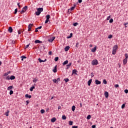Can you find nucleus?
I'll use <instances>...</instances> for the list:
<instances>
[{
    "mask_svg": "<svg viewBox=\"0 0 128 128\" xmlns=\"http://www.w3.org/2000/svg\"><path fill=\"white\" fill-rule=\"evenodd\" d=\"M118 45H114L113 47H112V54H114H114H116V51L118 50Z\"/></svg>",
    "mask_w": 128,
    "mask_h": 128,
    "instance_id": "f257e3e1",
    "label": "nucleus"
},
{
    "mask_svg": "<svg viewBox=\"0 0 128 128\" xmlns=\"http://www.w3.org/2000/svg\"><path fill=\"white\" fill-rule=\"evenodd\" d=\"M44 11V8H37V12H35V14L36 16H40L42 12Z\"/></svg>",
    "mask_w": 128,
    "mask_h": 128,
    "instance_id": "f03ea898",
    "label": "nucleus"
},
{
    "mask_svg": "<svg viewBox=\"0 0 128 128\" xmlns=\"http://www.w3.org/2000/svg\"><path fill=\"white\" fill-rule=\"evenodd\" d=\"M92 66H98V62L96 60H94L92 62Z\"/></svg>",
    "mask_w": 128,
    "mask_h": 128,
    "instance_id": "7ed1b4c3",
    "label": "nucleus"
},
{
    "mask_svg": "<svg viewBox=\"0 0 128 128\" xmlns=\"http://www.w3.org/2000/svg\"><path fill=\"white\" fill-rule=\"evenodd\" d=\"M55 38L56 37L54 36L51 37L49 39H48V42H52L54 40Z\"/></svg>",
    "mask_w": 128,
    "mask_h": 128,
    "instance_id": "20e7f679",
    "label": "nucleus"
},
{
    "mask_svg": "<svg viewBox=\"0 0 128 128\" xmlns=\"http://www.w3.org/2000/svg\"><path fill=\"white\" fill-rule=\"evenodd\" d=\"M34 26V24H30L28 26V32H30L32 30V27Z\"/></svg>",
    "mask_w": 128,
    "mask_h": 128,
    "instance_id": "39448f33",
    "label": "nucleus"
},
{
    "mask_svg": "<svg viewBox=\"0 0 128 128\" xmlns=\"http://www.w3.org/2000/svg\"><path fill=\"white\" fill-rule=\"evenodd\" d=\"M72 74H76V76H78V70H76V69L73 70L72 71Z\"/></svg>",
    "mask_w": 128,
    "mask_h": 128,
    "instance_id": "423d86ee",
    "label": "nucleus"
},
{
    "mask_svg": "<svg viewBox=\"0 0 128 128\" xmlns=\"http://www.w3.org/2000/svg\"><path fill=\"white\" fill-rule=\"evenodd\" d=\"M38 60L40 62H46V59H45L44 60H42L40 58H38Z\"/></svg>",
    "mask_w": 128,
    "mask_h": 128,
    "instance_id": "0eeeda50",
    "label": "nucleus"
},
{
    "mask_svg": "<svg viewBox=\"0 0 128 128\" xmlns=\"http://www.w3.org/2000/svg\"><path fill=\"white\" fill-rule=\"evenodd\" d=\"M96 46H95L94 48L91 50L92 52H96Z\"/></svg>",
    "mask_w": 128,
    "mask_h": 128,
    "instance_id": "6e6552de",
    "label": "nucleus"
},
{
    "mask_svg": "<svg viewBox=\"0 0 128 128\" xmlns=\"http://www.w3.org/2000/svg\"><path fill=\"white\" fill-rule=\"evenodd\" d=\"M96 84H102V82L98 80H95Z\"/></svg>",
    "mask_w": 128,
    "mask_h": 128,
    "instance_id": "1a4fd4ad",
    "label": "nucleus"
},
{
    "mask_svg": "<svg viewBox=\"0 0 128 128\" xmlns=\"http://www.w3.org/2000/svg\"><path fill=\"white\" fill-rule=\"evenodd\" d=\"M34 43L35 44H42V42L40 40H36L34 41Z\"/></svg>",
    "mask_w": 128,
    "mask_h": 128,
    "instance_id": "9d476101",
    "label": "nucleus"
},
{
    "mask_svg": "<svg viewBox=\"0 0 128 128\" xmlns=\"http://www.w3.org/2000/svg\"><path fill=\"white\" fill-rule=\"evenodd\" d=\"M104 94L105 96V98H108V92H105Z\"/></svg>",
    "mask_w": 128,
    "mask_h": 128,
    "instance_id": "9b49d317",
    "label": "nucleus"
},
{
    "mask_svg": "<svg viewBox=\"0 0 128 128\" xmlns=\"http://www.w3.org/2000/svg\"><path fill=\"white\" fill-rule=\"evenodd\" d=\"M70 46H66L65 48H64V50H65V52H68V50H70Z\"/></svg>",
    "mask_w": 128,
    "mask_h": 128,
    "instance_id": "f8f14e48",
    "label": "nucleus"
},
{
    "mask_svg": "<svg viewBox=\"0 0 128 128\" xmlns=\"http://www.w3.org/2000/svg\"><path fill=\"white\" fill-rule=\"evenodd\" d=\"M71 66H72V62H70L68 64L66 65L67 68H66V70H68V68H70Z\"/></svg>",
    "mask_w": 128,
    "mask_h": 128,
    "instance_id": "ddd939ff",
    "label": "nucleus"
},
{
    "mask_svg": "<svg viewBox=\"0 0 128 128\" xmlns=\"http://www.w3.org/2000/svg\"><path fill=\"white\" fill-rule=\"evenodd\" d=\"M127 62H128V59L124 58V59L123 60V64H124H124H126Z\"/></svg>",
    "mask_w": 128,
    "mask_h": 128,
    "instance_id": "4468645a",
    "label": "nucleus"
},
{
    "mask_svg": "<svg viewBox=\"0 0 128 128\" xmlns=\"http://www.w3.org/2000/svg\"><path fill=\"white\" fill-rule=\"evenodd\" d=\"M8 32H9L10 33L12 32V28L11 26L9 27L8 29Z\"/></svg>",
    "mask_w": 128,
    "mask_h": 128,
    "instance_id": "2eb2a0df",
    "label": "nucleus"
},
{
    "mask_svg": "<svg viewBox=\"0 0 128 128\" xmlns=\"http://www.w3.org/2000/svg\"><path fill=\"white\" fill-rule=\"evenodd\" d=\"M22 10L24 11V12H26V10H28V6H25L22 8Z\"/></svg>",
    "mask_w": 128,
    "mask_h": 128,
    "instance_id": "dca6fc26",
    "label": "nucleus"
},
{
    "mask_svg": "<svg viewBox=\"0 0 128 128\" xmlns=\"http://www.w3.org/2000/svg\"><path fill=\"white\" fill-rule=\"evenodd\" d=\"M68 64V60H66L62 63V64L63 66H66V64Z\"/></svg>",
    "mask_w": 128,
    "mask_h": 128,
    "instance_id": "f3484780",
    "label": "nucleus"
},
{
    "mask_svg": "<svg viewBox=\"0 0 128 128\" xmlns=\"http://www.w3.org/2000/svg\"><path fill=\"white\" fill-rule=\"evenodd\" d=\"M92 79L90 80L88 82V86H90V84H92Z\"/></svg>",
    "mask_w": 128,
    "mask_h": 128,
    "instance_id": "a211bd4d",
    "label": "nucleus"
},
{
    "mask_svg": "<svg viewBox=\"0 0 128 128\" xmlns=\"http://www.w3.org/2000/svg\"><path fill=\"white\" fill-rule=\"evenodd\" d=\"M56 118H52L51 119V122H56Z\"/></svg>",
    "mask_w": 128,
    "mask_h": 128,
    "instance_id": "6ab92c4d",
    "label": "nucleus"
},
{
    "mask_svg": "<svg viewBox=\"0 0 128 128\" xmlns=\"http://www.w3.org/2000/svg\"><path fill=\"white\" fill-rule=\"evenodd\" d=\"M25 96H26V98H32V96L28 95V94H26L25 95Z\"/></svg>",
    "mask_w": 128,
    "mask_h": 128,
    "instance_id": "aec40b11",
    "label": "nucleus"
},
{
    "mask_svg": "<svg viewBox=\"0 0 128 128\" xmlns=\"http://www.w3.org/2000/svg\"><path fill=\"white\" fill-rule=\"evenodd\" d=\"M16 78V76H11L10 77V80H14Z\"/></svg>",
    "mask_w": 128,
    "mask_h": 128,
    "instance_id": "412c9836",
    "label": "nucleus"
},
{
    "mask_svg": "<svg viewBox=\"0 0 128 128\" xmlns=\"http://www.w3.org/2000/svg\"><path fill=\"white\" fill-rule=\"evenodd\" d=\"M34 88H35L34 86H32V87H30V92H32Z\"/></svg>",
    "mask_w": 128,
    "mask_h": 128,
    "instance_id": "4be33fe9",
    "label": "nucleus"
},
{
    "mask_svg": "<svg viewBox=\"0 0 128 128\" xmlns=\"http://www.w3.org/2000/svg\"><path fill=\"white\" fill-rule=\"evenodd\" d=\"M8 114H10V110H7V112H5L6 116H8Z\"/></svg>",
    "mask_w": 128,
    "mask_h": 128,
    "instance_id": "5701e85b",
    "label": "nucleus"
},
{
    "mask_svg": "<svg viewBox=\"0 0 128 128\" xmlns=\"http://www.w3.org/2000/svg\"><path fill=\"white\" fill-rule=\"evenodd\" d=\"M38 80L37 78H34L33 79L32 82L36 83V82H38Z\"/></svg>",
    "mask_w": 128,
    "mask_h": 128,
    "instance_id": "b1692460",
    "label": "nucleus"
},
{
    "mask_svg": "<svg viewBox=\"0 0 128 128\" xmlns=\"http://www.w3.org/2000/svg\"><path fill=\"white\" fill-rule=\"evenodd\" d=\"M53 72H56L57 70H56V66L54 67V68L52 70Z\"/></svg>",
    "mask_w": 128,
    "mask_h": 128,
    "instance_id": "393cba45",
    "label": "nucleus"
},
{
    "mask_svg": "<svg viewBox=\"0 0 128 128\" xmlns=\"http://www.w3.org/2000/svg\"><path fill=\"white\" fill-rule=\"evenodd\" d=\"M24 58H26V57L24 56H21V60H24Z\"/></svg>",
    "mask_w": 128,
    "mask_h": 128,
    "instance_id": "a878e982",
    "label": "nucleus"
},
{
    "mask_svg": "<svg viewBox=\"0 0 128 128\" xmlns=\"http://www.w3.org/2000/svg\"><path fill=\"white\" fill-rule=\"evenodd\" d=\"M72 112H74V110H76V106H73L72 108Z\"/></svg>",
    "mask_w": 128,
    "mask_h": 128,
    "instance_id": "bb28decb",
    "label": "nucleus"
},
{
    "mask_svg": "<svg viewBox=\"0 0 128 128\" xmlns=\"http://www.w3.org/2000/svg\"><path fill=\"white\" fill-rule=\"evenodd\" d=\"M46 20H50V14H48L46 16Z\"/></svg>",
    "mask_w": 128,
    "mask_h": 128,
    "instance_id": "cd10ccee",
    "label": "nucleus"
},
{
    "mask_svg": "<svg viewBox=\"0 0 128 128\" xmlns=\"http://www.w3.org/2000/svg\"><path fill=\"white\" fill-rule=\"evenodd\" d=\"M12 86H10L8 88V90H12Z\"/></svg>",
    "mask_w": 128,
    "mask_h": 128,
    "instance_id": "c85d7f7f",
    "label": "nucleus"
},
{
    "mask_svg": "<svg viewBox=\"0 0 128 128\" xmlns=\"http://www.w3.org/2000/svg\"><path fill=\"white\" fill-rule=\"evenodd\" d=\"M72 36V33H70V36L67 37V38H70Z\"/></svg>",
    "mask_w": 128,
    "mask_h": 128,
    "instance_id": "c756f323",
    "label": "nucleus"
},
{
    "mask_svg": "<svg viewBox=\"0 0 128 128\" xmlns=\"http://www.w3.org/2000/svg\"><path fill=\"white\" fill-rule=\"evenodd\" d=\"M64 80L66 82H69L70 80L68 78H66L64 79Z\"/></svg>",
    "mask_w": 128,
    "mask_h": 128,
    "instance_id": "7c9ffc66",
    "label": "nucleus"
},
{
    "mask_svg": "<svg viewBox=\"0 0 128 128\" xmlns=\"http://www.w3.org/2000/svg\"><path fill=\"white\" fill-rule=\"evenodd\" d=\"M62 120H66V116L64 115H63L62 116Z\"/></svg>",
    "mask_w": 128,
    "mask_h": 128,
    "instance_id": "2f4dec72",
    "label": "nucleus"
},
{
    "mask_svg": "<svg viewBox=\"0 0 128 128\" xmlns=\"http://www.w3.org/2000/svg\"><path fill=\"white\" fill-rule=\"evenodd\" d=\"M6 80H10V76H7L6 78Z\"/></svg>",
    "mask_w": 128,
    "mask_h": 128,
    "instance_id": "473e14b6",
    "label": "nucleus"
},
{
    "mask_svg": "<svg viewBox=\"0 0 128 128\" xmlns=\"http://www.w3.org/2000/svg\"><path fill=\"white\" fill-rule=\"evenodd\" d=\"M124 56H125V59H126V60H128V54H124Z\"/></svg>",
    "mask_w": 128,
    "mask_h": 128,
    "instance_id": "72a5a7b5",
    "label": "nucleus"
},
{
    "mask_svg": "<svg viewBox=\"0 0 128 128\" xmlns=\"http://www.w3.org/2000/svg\"><path fill=\"white\" fill-rule=\"evenodd\" d=\"M103 84H108V82H106V80H103Z\"/></svg>",
    "mask_w": 128,
    "mask_h": 128,
    "instance_id": "f704fd0d",
    "label": "nucleus"
},
{
    "mask_svg": "<svg viewBox=\"0 0 128 128\" xmlns=\"http://www.w3.org/2000/svg\"><path fill=\"white\" fill-rule=\"evenodd\" d=\"M109 22H110V24H112V23L114 22V19L111 18V19L110 20Z\"/></svg>",
    "mask_w": 128,
    "mask_h": 128,
    "instance_id": "c9c22d12",
    "label": "nucleus"
},
{
    "mask_svg": "<svg viewBox=\"0 0 128 128\" xmlns=\"http://www.w3.org/2000/svg\"><path fill=\"white\" fill-rule=\"evenodd\" d=\"M78 22H75V23L73 24L74 26H78Z\"/></svg>",
    "mask_w": 128,
    "mask_h": 128,
    "instance_id": "e433bc0d",
    "label": "nucleus"
},
{
    "mask_svg": "<svg viewBox=\"0 0 128 128\" xmlns=\"http://www.w3.org/2000/svg\"><path fill=\"white\" fill-rule=\"evenodd\" d=\"M8 74H10V72H8L4 74V76H8Z\"/></svg>",
    "mask_w": 128,
    "mask_h": 128,
    "instance_id": "4c0bfd02",
    "label": "nucleus"
},
{
    "mask_svg": "<svg viewBox=\"0 0 128 128\" xmlns=\"http://www.w3.org/2000/svg\"><path fill=\"white\" fill-rule=\"evenodd\" d=\"M17 13H18V8H16L14 10V14H16Z\"/></svg>",
    "mask_w": 128,
    "mask_h": 128,
    "instance_id": "58836bf2",
    "label": "nucleus"
},
{
    "mask_svg": "<svg viewBox=\"0 0 128 128\" xmlns=\"http://www.w3.org/2000/svg\"><path fill=\"white\" fill-rule=\"evenodd\" d=\"M73 123H74V122H72V121H70L69 122V125L70 126H72Z\"/></svg>",
    "mask_w": 128,
    "mask_h": 128,
    "instance_id": "ea45409f",
    "label": "nucleus"
},
{
    "mask_svg": "<svg viewBox=\"0 0 128 128\" xmlns=\"http://www.w3.org/2000/svg\"><path fill=\"white\" fill-rule=\"evenodd\" d=\"M90 118H92V116L90 115H88L87 116V120H90Z\"/></svg>",
    "mask_w": 128,
    "mask_h": 128,
    "instance_id": "a19ab883",
    "label": "nucleus"
},
{
    "mask_svg": "<svg viewBox=\"0 0 128 128\" xmlns=\"http://www.w3.org/2000/svg\"><path fill=\"white\" fill-rule=\"evenodd\" d=\"M41 114H44V110L42 109L40 110Z\"/></svg>",
    "mask_w": 128,
    "mask_h": 128,
    "instance_id": "79ce46f5",
    "label": "nucleus"
},
{
    "mask_svg": "<svg viewBox=\"0 0 128 128\" xmlns=\"http://www.w3.org/2000/svg\"><path fill=\"white\" fill-rule=\"evenodd\" d=\"M14 94V91H12V90H10V94L12 96V94Z\"/></svg>",
    "mask_w": 128,
    "mask_h": 128,
    "instance_id": "37998d69",
    "label": "nucleus"
},
{
    "mask_svg": "<svg viewBox=\"0 0 128 128\" xmlns=\"http://www.w3.org/2000/svg\"><path fill=\"white\" fill-rule=\"evenodd\" d=\"M19 12H20V14H24V13L25 12H24V11L22 9V10L19 11Z\"/></svg>",
    "mask_w": 128,
    "mask_h": 128,
    "instance_id": "c03bdc74",
    "label": "nucleus"
},
{
    "mask_svg": "<svg viewBox=\"0 0 128 128\" xmlns=\"http://www.w3.org/2000/svg\"><path fill=\"white\" fill-rule=\"evenodd\" d=\"M55 62H58V57H56L54 58Z\"/></svg>",
    "mask_w": 128,
    "mask_h": 128,
    "instance_id": "a18cd8bd",
    "label": "nucleus"
},
{
    "mask_svg": "<svg viewBox=\"0 0 128 128\" xmlns=\"http://www.w3.org/2000/svg\"><path fill=\"white\" fill-rule=\"evenodd\" d=\"M48 22H50V20L49 19H46V20L45 21V24H48Z\"/></svg>",
    "mask_w": 128,
    "mask_h": 128,
    "instance_id": "49530a36",
    "label": "nucleus"
},
{
    "mask_svg": "<svg viewBox=\"0 0 128 128\" xmlns=\"http://www.w3.org/2000/svg\"><path fill=\"white\" fill-rule=\"evenodd\" d=\"M52 82H54L55 84H58V82L56 81V80L54 79L52 80Z\"/></svg>",
    "mask_w": 128,
    "mask_h": 128,
    "instance_id": "de8ad7c7",
    "label": "nucleus"
},
{
    "mask_svg": "<svg viewBox=\"0 0 128 128\" xmlns=\"http://www.w3.org/2000/svg\"><path fill=\"white\" fill-rule=\"evenodd\" d=\"M112 38V35L110 34L108 36V38Z\"/></svg>",
    "mask_w": 128,
    "mask_h": 128,
    "instance_id": "09e8293b",
    "label": "nucleus"
},
{
    "mask_svg": "<svg viewBox=\"0 0 128 128\" xmlns=\"http://www.w3.org/2000/svg\"><path fill=\"white\" fill-rule=\"evenodd\" d=\"M126 106V104H123L122 106V108H124V107Z\"/></svg>",
    "mask_w": 128,
    "mask_h": 128,
    "instance_id": "8fccbe9b",
    "label": "nucleus"
},
{
    "mask_svg": "<svg viewBox=\"0 0 128 128\" xmlns=\"http://www.w3.org/2000/svg\"><path fill=\"white\" fill-rule=\"evenodd\" d=\"M110 18V16H109L107 18H106V20H109Z\"/></svg>",
    "mask_w": 128,
    "mask_h": 128,
    "instance_id": "3c124183",
    "label": "nucleus"
},
{
    "mask_svg": "<svg viewBox=\"0 0 128 128\" xmlns=\"http://www.w3.org/2000/svg\"><path fill=\"white\" fill-rule=\"evenodd\" d=\"M56 80V81L58 82H58H60V78H57V80Z\"/></svg>",
    "mask_w": 128,
    "mask_h": 128,
    "instance_id": "603ef678",
    "label": "nucleus"
},
{
    "mask_svg": "<svg viewBox=\"0 0 128 128\" xmlns=\"http://www.w3.org/2000/svg\"><path fill=\"white\" fill-rule=\"evenodd\" d=\"M124 92L125 94H128V90H124Z\"/></svg>",
    "mask_w": 128,
    "mask_h": 128,
    "instance_id": "864d4df0",
    "label": "nucleus"
},
{
    "mask_svg": "<svg viewBox=\"0 0 128 128\" xmlns=\"http://www.w3.org/2000/svg\"><path fill=\"white\" fill-rule=\"evenodd\" d=\"M78 2H79V4H82V0H78Z\"/></svg>",
    "mask_w": 128,
    "mask_h": 128,
    "instance_id": "5fc2aeb1",
    "label": "nucleus"
},
{
    "mask_svg": "<svg viewBox=\"0 0 128 128\" xmlns=\"http://www.w3.org/2000/svg\"><path fill=\"white\" fill-rule=\"evenodd\" d=\"M115 88H118L119 86L118 84H116L114 85Z\"/></svg>",
    "mask_w": 128,
    "mask_h": 128,
    "instance_id": "6e6d98bb",
    "label": "nucleus"
},
{
    "mask_svg": "<svg viewBox=\"0 0 128 128\" xmlns=\"http://www.w3.org/2000/svg\"><path fill=\"white\" fill-rule=\"evenodd\" d=\"M74 10V6L72 7L70 10Z\"/></svg>",
    "mask_w": 128,
    "mask_h": 128,
    "instance_id": "4d7b16f0",
    "label": "nucleus"
},
{
    "mask_svg": "<svg viewBox=\"0 0 128 128\" xmlns=\"http://www.w3.org/2000/svg\"><path fill=\"white\" fill-rule=\"evenodd\" d=\"M30 46V44H28L27 46H26L25 48H28Z\"/></svg>",
    "mask_w": 128,
    "mask_h": 128,
    "instance_id": "13d9d810",
    "label": "nucleus"
},
{
    "mask_svg": "<svg viewBox=\"0 0 128 128\" xmlns=\"http://www.w3.org/2000/svg\"><path fill=\"white\" fill-rule=\"evenodd\" d=\"M18 34H20L22 33V32H21L20 30H18Z\"/></svg>",
    "mask_w": 128,
    "mask_h": 128,
    "instance_id": "bf43d9fd",
    "label": "nucleus"
},
{
    "mask_svg": "<svg viewBox=\"0 0 128 128\" xmlns=\"http://www.w3.org/2000/svg\"><path fill=\"white\" fill-rule=\"evenodd\" d=\"M78 126H72V128H78Z\"/></svg>",
    "mask_w": 128,
    "mask_h": 128,
    "instance_id": "052dcab7",
    "label": "nucleus"
},
{
    "mask_svg": "<svg viewBox=\"0 0 128 128\" xmlns=\"http://www.w3.org/2000/svg\"><path fill=\"white\" fill-rule=\"evenodd\" d=\"M48 55H49V56L52 55V51H50V52H48Z\"/></svg>",
    "mask_w": 128,
    "mask_h": 128,
    "instance_id": "680f3d73",
    "label": "nucleus"
},
{
    "mask_svg": "<svg viewBox=\"0 0 128 128\" xmlns=\"http://www.w3.org/2000/svg\"><path fill=\"white\" fill-rule=\"evenodd\" d=\"M38 28H36L35 30V32H38Z\"/></svg>",
    "mask_w": 128,
    "mask_h": 128,
    "instance_id": "e2e57ef3",
    "label": "nucleus"
},
{
    "mask_svg": "<svg viewBox=\"0 0 128 128\" xmlns=\"http://www.w3.org/2000/svg\"><path fill=\"white\" fill-rule=\"evenodd\" d=\"M18 6L19 8H20L21 7H20V3H18Z\"/></svg>",
    "mask_w": 128,
    "mask_h": 128,
    "instance_id": "0e129e2a",
    "label": "nucleus"
},
{
    "mask_svg": "<svg viewBox=\"0 0 128 128\" xmlns=\"http://www.w3.org/2000/svg\"><path fill=\"white\" fill-rule=\"evenodd\" d=\"M42 28V26H40L37 28H38V30H40V28Z\"/></svg>",
    "mask_w": 128,
    "mask_h": 128,
    "instance_id": "69168bd1",
    "label": "nucleus"
},
{
    "mask_svg": "<svg viewBox=\"0 0 128 128\" xmlns=\"http://www.w3.org/2000/svg\"><path fill=\"white\" fill-rule=\"evenodd\" d=\"M92 128H96V125H92Z\"/></svg>",
    "mask_w": 128,
    "mask_h": 128,
    "instance_id": "338daca9",
    "label": "nucleus"
},
{
    "mask_svg": "<svg viewBox=\"0 0 128 128\" xmlns=\"http://www.w3.org/2000/svg\"><path fill=\"white\" fill-rule=\"evenodd\" d=\"M26 104H28V103L30 102V101L26 100Z\"/></svg>",
    "mask_w": 128,
    "mask_h": 128,
    "instance_id": "774afa93",
    "label": "nucleus"
}]
</instances>
